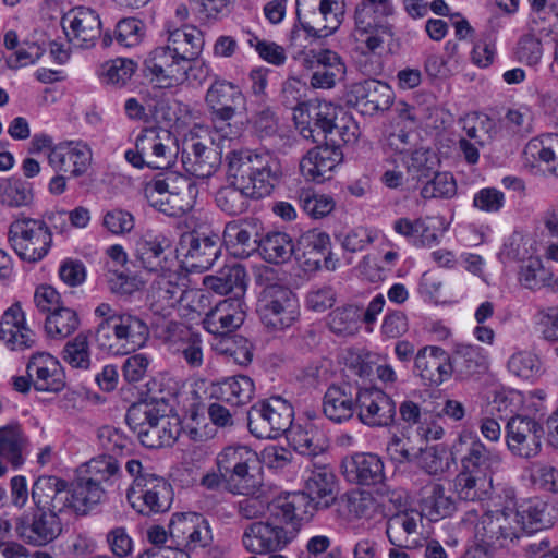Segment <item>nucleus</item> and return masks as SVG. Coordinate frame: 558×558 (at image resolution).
Returning <instances> with one entry per match:
<instances>
[{
	"label": "nucleus",
	"instance_id": "f257e3e1",
	"mask_svg": "<svg viewBox=\"0 0 558 558\" xmlns=\"http://www.w3.org/2000/svg\"><path fill=\"white\" fill-rule=\"evenodd\" d=\"M226 162L229 184L216 192L215 202L230 216L245 213L251 199L270 195L283 175L280 160L269 153L232 150Z\"/></svg>",
	"mask_w": 558,
	"mask_h": 558
},
{
	"label": "nucleus",
	"instance_id": "f03ea898",
	"mask_svg": "<svg viewBox=\"0 0 558 558\" xmlns=\"http://www.w3.org/2000/svg\"><path fill=\"white\" fill-rule=\"evenodd\" d=\"M163 109L160 96L142 105V167L146 165L153 169H166L171 166L177 155V141L171 132L157 125Z\"/></svg>",
	"mask_w": 558,
	"mask_h": 558
},
{
	"label": "nucleus",
	"instance_id": "7ed1b4c3",
	"mask_svg": "<svg viewBox=\"0 0 558 558\" xmlns=\"http://www.w3.org/2000/svg\"><path fill=\"white\" fill-rule=\"evenodd\" d=\"M195 186L185 177L158 173L145 182L144 195L154 209L170 217H181L193 207Z\"/></svg>",
	"mask_w": 558,
	"mask_h": 558
},
{
	"label": "nucleus",
	"instance_id": "20e7f679",
	"mask_svg": "<svg viewBox=\"0 0 558 558\" xmlns=\"http://www.w3.org/2000/svg\"><path fill=\"white\" fill-rule=\"evenodd\" d=\"M392 13L391 0H362L355 9V28L352 34L356 48L363 53L375 52L390 35L386 17Z\"/></svg>",
	"mask_w": 558,
	"mask_h": 558
},
{
	"label": "nucleus",
	"instance_id": "39448f33",
	"mask_svg": "<svg viewBox=\"0 0 558 558\" xmlns=\"http://www.w3.org/2000/svg\"><path fill=\"white\" fill-rule=\"evenodd\" d=\"M258 463L257 453L246 446H229L217 456V468L233 494L251 495L257 488V481L251 469Z\"/></svg>",
	"mask_w": 558,
	"mask_h": 558
},
{
	"label": "nucleus",
	"instance_id": "423d86ee",
	"mask_svg": "<svg viewBox=\"0 0 558 558\" xmlns=\"http://www.w3.org/2000/svg\"><path fill=\"white\" fill-rule=\"evenodd\" d=\"M8 239L19 257L29 263L41 260L52 244V234L46 222L25 216L11 222Z\"/></svg>",
	"mask_w": 558,
	"mask_h": 558
},
{
	"label": "nucleus",
	"instance_id": "0eeeda50",
	"mask_svg": "<svg viewBox=\"0 0 558 558\" xmlns=\"http://www.w3.org/2000/svg\"><path fill=\"white\" fill-rule=\"evenodd\" d=\"M293 408L281 397L258 401L247 412V426L260 439L277 438L292 425Z\"/></svg>",
	"mask_w": 558,
	"mask_h": 558
},
{
	"label": "nucleus",
	"instance_id": "6e6552de",
	"mask_svg": "<svg viewBox=\"0 0 558 558\" xmlns=\"http://www.w3.org/2000/svg\"><path fill=\"white\" fill-rule=\"evenodd\" d=\"M257 313L262 323L271 330L289 328L299 316L298 299L294 293L279 284H269L257 301Z\"/></svg>",
	"mask_w": 558,
	"mask_h": 558
},
{
	"label": "nucleus",
	"instance_id": "1a4fd4ad",
	"mask_svg": "<svg viewBox=\"0 0 558 558\" xmlns=\"http://www.w3.org/2000/svg\"><path fill=\"white\" fill-rule=\"evenodd\" d=\"M147 290L146 302L151 313L171 312L174 306L185 300L201 303L207 300L204 293L185 290L178 283L180 275L175 270L155 274Z\"/></svg>",
	"mask_w": 558,
	"mask_h": 558
},
{
	"label": "nucleus",
	"instance_id": "9d476101",
	"mask_svg": "<svg viewBox=\"0 0 558 558\" xmlns=\"http://www.w3.org/2000/svg\"><path fill=\"white\" fill-rule=\"evenodd\" d=\"M145 80L159 93L181 84L191 70L170 49V46L157 47L151 50L144 61Z\"/></svg>",
	"mask_w": 558,
	"mask_h": 558
},
{
	"label": "nucleus",
	"instance_id": "9b49d317",
	"mask_svg": "<svg viewBox=\"0 0 558 558\" xmlns=\"http://www.w3.org/2000/svg\"><path fill=\"white\" fill-rule=\"evenodd\" d=\"M169 535L181 558L186 551L210 544L213 536L207 520L195 512L174 513L169 524Z\"/></svg>",
	"mask_w": 558,
	"mask_h": 558
},
{
	"label": "nucleus",
	"instance_id": "f8f14e48",
	"mask_svg": "<svg viewBox=\"0 0 558 558\" xmlns=\"http://www.w3.org/2000/svg\"><path fill=\"white\" fill-rule=\"evenodd\" d=\"M453 453L460 457L461 469L468 472L488 475L497 472L501 465V456L488 449L481 439L471 432L459 435L452 446Z\"/></svg>",
	"mask_w": 558,
	"mask_h": 558
},
{
	"label": "nucleus",
	"instance_id": "ddd939ff",
	"mask_svg": "<svg viewBox=\"0 0 558 558\" xmlns=\"http://www.w3.org/2000/svg\"><path fill=\"white\" fill-rule=\"evenodd\" d=\"M356 415L368 427H389L396 421V403L378 388H364L356 392Z\"/></svg>",
	"mask_w": 558,
	"mask_h": 558
},
{
	"label": "nucleus",
	"instance_id": "4468645a",
	"mask_svg": "<svg viewBox=\"0 0 558 558\" xmlns=\"http://www.w3.org/2000/svg\"><path fill=\"white\" fill-rule=\"evenodd\" d=\"M294 531H286L284 526L269 521L250 523L243 532L244 548L255 555L277 553L293 541Z\"/></svg>",
	"mask_w": 558,
	"mask_h": 558
},
{
	"label": "nucleus",
	"instance_id": "2eb2a0df",
	"mask_svg": "<svg viewBox=\"0 0 558 558\" xmlns=\"http://www.w3.org/2000/svg\"><path fill=\"white\" fill-rule=\"evenodd\" d=\"M506 432L507 446L513 456L531 459L541 452L544 429L534 418L513 416L508 421Z\"/></svg>",
	"mask_w": 558,
	"mask_h": 558
},
{
	"label": "nucleus",
	"instance_id": "dca6fc26",
	"mask_svg": "<svg viewBox=\"0 0 558 558\" xmlns=\"http://www.w3.org/2000/svg\"><path fill=\"white\" fill-rule=\"evenodd\" d=\"M56 510L36 509L32 517H20L15 522L16 535L25 543L45 546L54 541L62 532V523Z\"/></svg>",
	"mask_w": 558,
	"mask_h": 558
},
{
	"label": "nucleus",
	"instance_id": "f3484780",
	"mask_svg": "<svg viewBox=\"0 0 558 558\" xmlns=\"http://www.w3.org/2000/svg\"><path fill=\"white\" fill-rule=\"evenodd\" d=\"M301 62L312 71L310 84L314 88L330 89L345 74L341 57L329 49L310 50L304 53Z\"/></svg>",
	"mask_w": 558,
	"mask_h": 558
},
{
	"label": "nucleus",
	"instance_id": "a211bd4d",
	"mask_svg": "<svg viewBox=\"0 0 558 558\" xmlns=\"http://www.w3.org/2000/svg\"><path fill=\"white\" fill-rule=\"evenodd\" d=\"M393 92L386 83L365 80L352 84L347 94V104L357 108L364 114L385 111L392 105Z\"/></svg>",
	"mask_w": 558,
	"mask_h": 558
},
{
	"label": "nucleus",
	"instance_id": "6ab92c4d",
	"mask_svg": "<svg viewBox=\"0 0 558 558\" xmlns=\"http://www.w3.org/2000/svg\"><path fill=\"white\" fill-rule=\"evenodd\" d=\"M330 238L318 230H310L303 233L295 244V259L305 271H315L325 266L328 270L336 268V262L331 258Z\"/></svg>",
	"mask_w": 558,
	"mask_h": 558
},
{
	"label": "nucleus",
	"instance_id": "aec40b11",
	"mask_svg": "<svg viewBox=\"0 0 558 558\" xmlns=\"http://www.w3.org/2000/svg\"><path fill=\"white\" fill-rule=\"evenodd\" d=\"M62 28L74 46L88 48L100 36V19L92 9L76 7L69 10L61 19Z\"/></svg>",
	"mask_w": 558,
	"mask_h": 558
},
{
	"label": "nucleus",
	"instance_id": "412c9836",
	"mask_svg": "<svg viewBox=\"0 0 558 558\" xmlns=\"http://www.w3.org/2000/svg\"><path fill=\"white\" fill-rule=\"evenodd\" d=\"M48 165L57 172H70L80 178L87 173L93 153L83 142L68 141L57 144L47 155Z\"/></svg>",
	"mask_w": 558,
	"mask_h": 558
},
{
	"label": "nucleus",
	"instance_id": "4be33fe9",
	"mask_svg": "<svg viewBox=\"0 0 558 558\" xmlns=\"http://www.w3.org/2000/svg\"><path fill=\"white\" fill-rule=\"evenodd\" d=\"M310 498L304 493H288L275 498L269 505L270 517L280 524H284L286 531H294L296 537L303 523L312 518L310 512Z\"/></svg>",
	"mask_w": 558,
	"mask_h": 558
},
{
	"label": "nucleus",
	"instance_id": "5701e85b",
	"mask_svg": "<svg viewBox=\"0 0 558 558\" xmlns=\"http://www.w3.org/2000/svg\"><path fill=\"white\" fill-rule=\"evenodd\" d=\"M138 319L129 314H121V317H109L101 320L95 332V341L99 350L114 355L128 354L129 338L132 328Z\"/></svg>",
	"mask_w": 558,
	"mask_h": 558
},
{
	"label": "nucleus",
	"instance_id": "b1692460",
	"mask_svg": "<svg viewBox=\"0 0 558 558\" xmlns=\"http://www.w3.org/2000/svg\"><path fill=\"white\" fill-rule=\"evenodd\" d=\"M330 137V144L316 146L310 149L300 161V171L306 181L323 182L330 178L331 171L341 162L342 151Z\"/></svg>",
	"mask_w": 558,
	"mask_h": 558
},
{
	"label": "nucleus",
	"instance_id": "393cba45",
	"mask_svg": "<svg viewBox=\"0 0 558 558\" xmlns=\"http://www.w3.org/2000/svg\"><path fill=\"white\" fill-rule=\"evenodd\" d=\"M414 373L430 386H439L452 375L451 355L440 347L426 345L414 356Z\"/></svg>",
	"mask_w": 558,
	"mask_h": 558
},
{
	"label": "nucleus",
	"instance_id": "a878e982",
	"mask_svg": "<svg viewBox=\"0 0 558 558\" xmlns=\"http://www.w3.org/2000/svg\"><path fill=\"white\" fill-rule=\"evenodd\" d=\"M33 387L41 392H59L65 387V373L60 362L48 353L34 354L27 365Z\"/></svg>",
	"mask_w": 558,
	"mask_h": 558
},
{
	"label": "nucleus",
	"instance_id": "bb28decb",
	"mask_svg": "<svg viewBox=\"0 0 558 558\" xmlns=\"http://www.w3.org/2000/svg\"><path fill=\"white\" fill-rule=\"evenodd\" d=\"M246 314V305L240 296L220 301L206 313L203 324L205 329L214 335H227L239 328Z\"/></svg>",
	"mask_w": 558,
	"mask_h": 558
},
{
	"label": "nucleus",
	"instance_id": "cd10ccee",
	"mask_svg": "<svg viewBox=\"0 0 558 558\" xmlns=\"http://www.w3.org/2000/svg\"><path fill=\"white\" fill-rule=\"evenodd\" d=\"M0 340L12 351H24L36 343V336L25 324L19 304L10 306L0 320Z\"/></svg>",
	"mask_w": 558,
	"mask_h": 558
},
{
	"label": "nucleus",
	"instance_id": "c85d7f7f",
	"mask_svg": "<svg viewBox=\"0 0 558 558\" xmlns=\"http://www.w3.org/2000/svg\"><path fill=\"white\" fill-rule=\"evenodd\" d=\"M181 159L186 172L202 179L211 177L220 165L217 149L194 138L184 142Z\"/></svg>",
	"mask_w": 558,
	"mask_h": 558
},
{
	"label": "nucleus",
	"instance_id": "c756f323",
	"mask_svg": "<svg viewBox=\"0 0 558 558\" xmlns=\"http://www.w3.org/2000/svg\"><path fill=\"white\" fill-rule=\"evenodd\" d=\"M222 240L234 255L247 257L257 250L259 222L256 219H239L226 223Z\"/></svg>",
	"mask_w": 558,
	"mask_h": 558
},
{
	"label": "nucleus",
	"instance_id": "7c9ffc66",
	"mask_svg": "<svg viewBox=\"0 0 558 558\" xmlns=\"http://www.w3.org/2000/svg\"><path fill=\"white\" fill-rule=\"evenodd\" d=\"M68 482L54 475H41L33 484L32 499L39 510L66 512Z\"/></svg>",
	"mask_w": 558,
	"mask_h": 558
},
{
	"label": "nucleus",
	"instance_id": "2f4dec72",
	"mask_svg": "<svg viewBox=\"0 0 558 558\" xmlns=\"http://www.w3.org/2000/svg\"><path fill=\"white\" fill-rule=\"evenodd\" d=\"M108 255L112 265L108 264L107 281L111 292L121 296H129L140 288V281L135 272L131 271L126 254L120 245L108 248Z\"/></svg>",
	"mask_w": 558,
	"mask_h": 558
},
{
	"label": "nucleus",
	"instance_id": "473e14b6",
	"mask_svg": "<svg viewBox=\"0 0 558 558\" xmlns=\"http://www.w3.org/2000/svg\"><path fill=\"white\" fill-rule=\"evenodd\" d=\"M66 512L86 515L105 496L102 486L81 475L68 483Z\"/></svg>",
	"mask_w": 558,
	"mask_h": 558
},
{
	"label": "nucleus",
	"instance_id": "72a5a7b5",
	"mask_svg": "<svg viewBox=\"0 0 558 558\" xmlns=\"http://www.w3.org/2000/svg\"><path fill=\"white\" fill-rule=\"evenodd\" d=\"M347 480L361 485H376L384 480V464L373 453H356L342 462Z\"/></svg>",
	"mask_w": 558,
	"mask_h": 558
},
{
	"label": "nucleus",
	"instance_id": "f704fd0d",
	"mask_svg": "<svg viewBox=\"0 0 558 558\" xmlns=\"http://www.w3.org/2000/svg\"><path fill=\"white\" fill-rule=\"evenodd\" d=\"M171 241L163 234H147L142 244V267L149 275L173 270L175 263L172 258Z\"/></svg>",
	"mask_w": 558,
	"mask_h": 558
},
{
	"label": "nucleus",
	"instance_id": "c9c22d12",
	"mask_svg": "<svg viewBox=\"0 0 558 558\" xmlns=\"http://www.w3.org/2000/svg\"><path fill=\"white\" fill-rule=\"evenodd\" d=\"M356 412V395L350 385H331L323 398L324 415L335 422L342 423L353 417Z\"/></svg>",
	"mask_w": 558,
	"mask_h": 558
},
{
	"label": "nucleus",
	"instance_id": "e433bc0d",
	"mask_svg": "<svg viewBox=\"0 0 558 558\" xmlns=\"http://www.w3.org/2000/svg\"><path fill=\"white\" fill-rule=\"evenodd\" d=\"M461 524L470 529L483 544L494 545L498 543L499 546H506L502 531L498 527L499 522L496 511L483 512V508L468 510L461 520Z\"/></svg>",
	"mask_w": 558,
	"mask_h": 558
},
{
	"label": "nucleus",
	"instance_id": "4c0bfd02",
	"mask_svg": "<svg viewBox=\"0 0 558 558\" xmlns=\"http://www.w3.org/2000/svg\"><path fill=\"white\" fill-rule=\"evenodd\" d=\"M304 493L310 498V506L315 502L317 508H327L336 499V476L330 466L314 465L306 478Z\"/></svg>",
	"mask_w": 558,
	"mask_h": 558
},
{
	"label": "nucleus",
	"instance_id": "58836bf2",
	"mask_svg": "<svg viewBox=\"0 0 558 558\" xmlns=\"http://www.w3.org/2000/svg\"><path fill=\"white\" fill-rule=\"evenodd\" d=\"M172 52L190 69L204 47L203 33L192 25H185L169 32L168 45Z\"/></svg>",
	"mask_w": 558,
	"mask_h": 558
},
{
	"label": "nucleus",
	"instance_id": "ea45409f",
	"mask_svg": "<svg viewBox=\"0 0 558 558\" xmlns=\"http://www.w3.org/2000/svg\"><path fill=\"white\" fill-rule=\"evenodd\" d=\"M29 439L19 423H11L0 427V457L13 470H19L25 463L24 452Z\"/></svg>",
	"mask_w": 558,
	"mask_h": 558
},
{
	"label": "nucleus",
	"instance_id": "a19ab883",
	"mask_svg": "<svg viewBox=\"0 0 558 558\" xmlns=\"http://www.w3.org/2000/svg\"><path fill=\"white\" fill-rule=\"evenodd\" d=\"M142 499L148 509L147 514L169 511L173 501V489L163 477L153 474H142Z\"/></svg>",
	"mask_w": 558,
	"mask_h": 558
},
{
	"label": "nucleus",
	"instance_id": "79ce46f5",
	"mask_svg": "<svg viewBox=\"0 0 558 558\" xmlns=\"http://www.w3.org/2000/svg\"><path fill=\"white\" fill-rule=\"evenodd\" d=\"M451 355L452 374L460 378H469L484 373L488 367V356L478 345L458 344Z\"/></svg>",
	"mask_w": 558,
	"mask_h": 558
},
{
	"label": "nucleus",
	"instance_id": "37998d69",
	"mask_svg": "<svg viewBox=\"0 0 558 558\" xmlns=\"http://www.w3.org/2000/svg\"><path fill=\"white\" fill-rule=\"evenodd\" d=\"M254 391L253 380L245 375L228 377L211 387L213 397L234 407L250 402Z\"/></svg>",
	"mask_w": 558,
	"mask_h": 558
},
{
	"label": "nucleus",
	"instance_id": "c03bdc74",
	"mask_svg": "<svg viewBox=\"0 0 558 558\" xmlns=\"http://www.w3.org/2000/svg\"><path fill=\"white\" fill-rule=\"evenodd\" d=\"M524 532L550 527L558 519V508L541 499H531L519 507Z\"/></svg>",
	"mask_w": 558,
	"mask_h": 558
},
{
	"label": "nucleus",
	"instance_id": "a18cd8bd",
	"mask_svg": "<svg viewBox=\"0 0 558 558\" xmlns=\"http://www.w3.org/2000/svg\"><path fill=\"white\" fill-rule=\"evenodd\" d=\"M146 422H142V446L149 449H158L170 446L175 437L168 428L170 422L167 413H157L153 410H144Z\"/></svg>",
	"mask_w": 558,
	"mask_h": 558
},
{
	"label": "nucleus",
	"instance_id": "49530a36",
	"mask_svg": "<svg viewBox=\"0 0 558 558\" xmlns=\"http://www.w3.org/2000/svg\"><path fill=\"white\" fill-rule=\"evenodd\" d=\"M243 100L242 92L226 81L215 82L206 94V102L211 113L235 114L238 106L243 104Z\"/></svg>",
	"mask_w": 558,
	"mask_h": 558
},
{
	"label": "nucleus",
	"instance_id": "de8ad7c7",
	"mask_svg": "<svg viewBox=\"0 0 558 558\" xmlns=\"http://www.w3.org/2000/svg\"><path fill=\"white\" fill-rule=\"evenodd\" d=\"M453 487L460 500L482 501L493 489V477L461 469L453 481Z\"/></svg>",
	"mask_w": 558,
	"mask_h": 558
},
{
	"label": "nucleus",
	"instance_id": "09e8293b",
	"mask_svg": "<svg viewBox=\"0 0 558 558\" xmlns=\"http://www.w3.org/2000/svg\"><path fill=\"white\" fill-rule=\"evenodd\" d=\"M204 284L219 294L235 291V295L240 296L246 288L245 268L240 264L226 265L216 275L205 277Z\"/></svg>",
	"mask_w": 558,
	"mask_h": 558
},
{
	"label": "nucleus",
	"instance_id": "8fccbe9b",
	"mask_svg": "<svg viewBox=\"0 0 558 558\" xmlns=\"http://www.w3.org/2000/svg\"><path fill=\"white\" fill-rule=\"evenodd\" d=\"M421 506L430 521L449 517L456 509L452 497L439 483H430L423 488Z\"/></svg>",
	"mask_w": 558,
	"mask_h": 558
},
{
	"label": "nucleus",
	"instance_id": "3c124183",
	"mask_svg": "<svg viewBox=\"0 0 558 558\" xmlns=\"http://www.w3.org/2000/svg\"><path fill=\"white\" fill-rule=\"evenodd\" d=\"M523 155L526 160L545 162L548 171L558 177V134H543L530 140Z\"/></svg>",
	"mask_w": 558,
	"mask_h": 558
},
{
	"label": "nucleus",
	"instance_id": "603ef678",
	"mask_svg": "<svg viewBox=\"0 0 558 558\" xmlns=\"http://www.w3.org/2000/svg\"><path fill=\"white\" fill-rule=\"evenodd\" d=\"M144 388L142 389V405H145V410H153L160 415L170 410L169 401L173 396V388L166 376L150 377L145 381Z\"/></svg>",
	"mask_w": 558,
	"mask_h": 558
},
{
	"label": "nucleus",
	"instance_id": "864d4df0",
	"mask_svg": "<svg viewBox=\"0 0 558 558\" xmlns=\"http://www.w3.org/2000/svg\"><path fill=\"white\" fill-rule=\"evenodd\" d=\"M290 445L302 456L317 457L325 451V442L313 424L292 426L287 430Z\"/></svg>",
	"mask_w": 558,
	"mask_h": 558
},
{
	"label": "nucleus",
	"instance_id": "5fc2aeb1",
	"mask_svg": "<svg viewBox=\"0 0 558 558\" xmlns=\"http://www.w3.org/2000/svg\"><path fill=\"white\" fill-rule=\"evenodd\" d=\"M257 248L263 258L272 264L288 262L295 254V244L292 238L284 232H270L259 238Z\"/></svg>",
	"mask_w": 558,
	"mask_h": 558
},
{
	"label": "nucleus",
	"instance_id": "6e6d98bb",
	"mask_svg": "<svg viewBox=\"0 0 558 558\" xmlns=\"http://www.w3.org/2000/svg\"><path fill=\"white\" fill-rule=\"evenodd\" d=\"M189 245L185 257L190 266L199 271L210 268L220 254L219 244L210 238L189 235Z\"/></svg>",
	"mask_w": 558,
	"mask_h": 558
},
{
	"label": "nucleus",
	"instance_id": "4d7b16f0",
	"mask_svg": "<svg viewBox=\"0 0 558 558\" xmlns=\"http://www.w3.org/2000/svg\"><path fill=\"white\" fill-rule=\"evenodd\" d=\"M296 14L303 29L312 36L327 37L335 31H328L326 15L317 7V0H296Z\"/></svg>",
	"mask_w": 558,
	"mask_h": 558
},
{
	"label": "nucleus",
	"instance_id": "13d9d810",
	"mask_svg": "<svg viewBox=\"0 0 558 558\" xmlns=\"http://www.w3.org/2000/svg\"><path fill=\"white\" fill-rule=\"evenodd\" d=\"M80 326L77 313L66 306L57 307L45 319V331L50 339L62 340L71 336Z\"/></svg>",
	"mask_w": 558,
	"mask_h": 558
},
{
	"label": "nucleus",
	"instance_id": "bf43d9fd",
	"mask_svg": "<svg viewBox=\"0 0 558 558\" xmlns=\"http://www.w3.org/2000/svg\"><path fill=\"white\" fill-rule=\"evenodd\" d=\"M392 228L396 233L416 246H430L437 241L436 233L426 227L422 218L414 220L404 217L398 218L393 221Z\"/></svg>",
	"mask_w": 558,
	"mask_h": 558
},
{
	"label": "nucleus",
	"instance_id": "052dcab7",
	"mask_svg": "<svg viewBox=\"0 0 558 558\" xmlns=\"http://www.w3.org/2000/svg\"><path fill=\"white\" fill-rule=\"evenodd\" d=\"M122 376L129 384L128 387L121 388V395L124 401L130 402L131 405L128 409L125 420L132 429H136L140 426L137 422V402L132 401L130 395L132 393V387L137 389L136 384L140 380V355H132L128 357L122 366Z\"/></svg>",
	"mask_w": 558,
	"mask_h": 558
},
{
	"label": "nucleus",
	"instance_id": "680f3d73",
	"mask_svg": "<svg viewBox=\"0 0 558 558\" xmlns=\"http://www.w3.org/2000/svg\"><path fill=\"white\" fill-rule=\"evenodd\" d=\"M362 306L347 305L337 307L328 316L330 330L339 336H353L360 329Z\"/></svg>",
	"mask_w": 558,
	"mask_h": 558
},
{
	"label": "nucleus",
	"instance_id": "e2e57ef3",
	"mask_svg": "<svg viewBox=\"0 0 558 558\" xmlns=\"http://www.w3.org/2000/svg\"><path fill=\"white\" fill-rule=\"evenodd\" d=\"M462 123L463 134L460 138L484 147L490 144L497 134L496 123L486 116L468 117Z\"/></svg>",
	"mask_w": 558,
	"mask_h": 558
},
{
	"label": "nucleus",
	"instance_id": "0e129e2a",
	"mask_svg": "<svg viewBox=\"0 0 558 558\" xmlns=\"http://www.w3.org/2000/svg\"><path fill=\"white\" fill-rule=\"evenodd\" d=\"M340 504L350 520L371 519L376 510V501L367 492H350L341 497Z\"/></svg>",
	"mask_w": 558,
	"mask_h": 558
},
{
	"label": "nucleus",
	"instance_id": "69168bd1",
	"mask_svg": "<svg viewBox=\"0 0 558 558\" xmlns=\"http://www.w3.org/2000/svg\"><path fill=\"white\" fill-rule=\"evenodd\" d=\"M33 199L31 183L19 178L0 181V202L10 207L28 205Z\"/></svg>",
	"mask_w": 558,
	"mask_h": 558
},
{
	"label": "nucleus",
	"instance_id": "338daca9",
	"mask_svg": "<svg viewBox=\"0 0 558 558\" xmlns=\"http://www.w3.org/2000/svg\"><path fill=\"white\" fill-rule=\"evenodd\" d=\"M416 529L415 518L407 512H402L389 518L386 534L392 545L399 548H407L410 546L409 536L414 534Z\"/></svg>",
	"mask_w": 558,
	"mask_h": 558
},
{
	"label": "nucleus",
	"instance_id": "774afa93",
	"mask_svg": "<svg viewBox=\"0 0 558 558\" xmlns=\"http://www.w3.org/2000/svg\"><path fill=\"white\" fill-rule=\"evenodd\" d=\"M118 471L117 460L111 456L101 454L81 465L77 474L101 486V483L107 482Z\"/></svg>",
	"mask_w": 558,
	"mask_h": 558
}]
</instances>
